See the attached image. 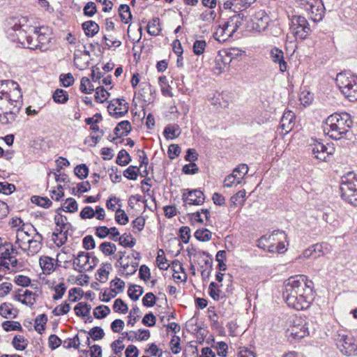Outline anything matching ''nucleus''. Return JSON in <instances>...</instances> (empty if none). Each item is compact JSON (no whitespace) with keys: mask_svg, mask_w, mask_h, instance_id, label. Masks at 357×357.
<instances>
[{"mask_svg":"<svg viewBox=\"0 0 357 357\" xmlns=\"http://www.w3.org/2000/svg\"><path fill=\"white\" fill-rule=\"evenodd\" d=\"M167 259L165 257L163 250L160 249L158 252V256L156 257V262L158 264V266L161 270H167L169 266H165L167 263Z\"/></svg>","mask_w":357,"mask_h":357,"instance_id":"nucleus-55","label":"nucleus"},{"mask_svg":"<svg viewBox=\"0 0 357 357\" xmlns=\"http://www.w3.org/2000/svg\"><path fill=\"white\" fill-rule=\"evenodd\" d=\"M195 237L199 241H208L212 238V233L206 228L198 229L194 234Z\"/></svg>","mask_w":357,"mask_h":357,"instance_id":"nucleus-37","label":"nucleus"},{"mask_svg":"<svg viewBox=\"0 0 357 357\" xmlns=\"http://www.w3.org/2000/svg\"><path fill=\"white\" fill-rule=\"evenodd\" d=\"M80 91L86 94H91L95 89L90 79L86 77H83L80 82Z\"/></svg>","mask_w":357,"mask_h":357,"instance_id":"nucleus-42","label":"nucleus"},{"mask_svg":"<svg viewBox=\"0 0 357 357\" xmlns=\"http://www.w3.org/2000/svg\"><path fill=\"white\" fill-rule=\"evenodd\" d=\"M70 310V305L65 302L63 305L56 307L52 313L55 316H61L67 314Z\"/></svg>","mask_w":357,"mask_h":357,"instance_id":"nucleus-57","label":"nucleus"},{"mask_svg":"<svg viewBox=\"0 0 357 357\" xmlns=\"http://www.w3.org/2000/svg\"><path fill=\"white\" fill-rule=\"evenodd\" d=\"M112 268V264L110 263L102 264L101 267L98 270V277L96 278L100 282L104 283L108 279V275L109 274V270Z\"/></svg>","mask_w":357,"mask_h":357,"instance_id":"nucleus-23","label":"nucleus"},{"mask_svg":"<svg viewBox=\"0 0 357 357\" xmlns=\"http://www.w3.org/2000/svg\"><path fill=\"white\" fill-rule=\"evenodd\" d=\"M84 15L89 17H93L97 12L96 3L93 1L88 2L83 9Z\"/></svg>","mask_w":357,"mask_h":357,"instance_id":"nucleus-58","label":"nucleus"},{"mask_svg":"<svg viewBox=\"0 0 357 357\" xmlns=\"http://www.w3.org/2000/svg\"><path fill=\"white\" fill-rule=\"evenodd\" d=\"M295 115L291 111H287L284 113L281 119V127L286 132H288L287 129L290 128L289 126L292 123L293 119Z\"/></svg>","mask_w":357,"mask_h":357,"instance_id":"nucleus-34","label":"nucleus"},{"mask_svg":"<svg viewBox=\"0 0 357 357\" xmlns=\"http://www.w3.org/2000/svg\"><path fill=\"white\" fill-rule=\"evenodd\" d=\"M113 310L116 312L126 314L128 310V307L121 298H117L113 305Z\"/></svg>","mask_w":357,"mask_h":357,"instance_id":"nucleus-49","label":"nucleus"},{"mask_svg":"<svg viewBox=\"0 0 357 357\" xmlns=\"http://www.w3.org/2000/svg\"><path fill=\"white\" fill-rule=\"evenodd\" d=\"M321 249V245L317 243L305 250L303 255L305 258L312 257L314 259H317L323 255Z\"/></svg>","mask_w":357,"mask_h":357,"instance_id":"nucleus-21","label":"nucleus"},{"mask_svg":"<svg viewBox=\"0 0 357 357\" xmlns=\"http://www.w3.org/2000/svg\"><path fill=\"white\" fill-rule=\"evenodd\" d=\"M248 172V167L246 164H241L237 167H236L233 172L234 174H238L241 176L238 177V180L236 184H240L241 183V180L243 178L244 176Z\"/></svg>","mask_w":357,"mask_h":357,"instance_id":"nucleus-51","label":"nucleus"},{"mask_svg":"<svg viewBox=\"0 0 357 357\" xmlns=\"http://www.w3.org/2000/svg\"><path fill=\"white\" fill-rule=\"evenodd\" d=\"M302 284L303 282L296 280L294 276L286 280L282 295L287 304L291 302L294 303L297 295L305 293V289L302 288Z\"/></svg>","mask_w":357,"mask_h":357,"instance_id":"nucleus-8","label":"nucleus"},{"mask_svg":"<svg viewBox=\"0 0 357 357\" xmlns=\"http://www.w3.org/2000/svg\"><path fill=\"white\" fill-rule=\"evenodd\" d=\"M26 22L27 19L24 17L20 19L11 18L8 22L10 25V27L7 30L8 37L13 42L20 44L22 47H26L25 40L28 36L26 29L28 28L26 24Z\"/></svg>","mask_w":357,"mask_h":357,"instance_id":"nucleus-5","label":"nucleus"},{"mask_svg":"<svg viewBox=\"0 0 357 357\" xmlns=\"http://www.w3.org/2000/svg\"><path fill=\"white\" fill-rule=\"evenodd\" d=\"M119 244L126 248H132L135 243L136 240L132 237L130 233H125L119 237Z\"/></svg>","mask_w":357,"mask_h":357,"instance_id":"nucleus-35","label":"nucleus"},{"mask_svg":"<svg viewBox=\"0 0 357 357\" xmlns=\"http://www.w3.org/2000/svg\"><path fill=\"white\" fill-rule=\"evenodd\" d=\"M52 98L54 101L56 103L64 104L68 100L69 96L68 92L64 91L63 89H57L54 92L52 95Z\"/></svg>","mask_w":357,"mask_h":357,"instance_id":"nucleus-31","label":"nucleus"},{"mask_svg":"<svg viewBox=\"0 0 357 357\" xmlns=\"http://www.w3.org/2000/svg\"><path fill=\"white\" fill-rule=\"evenodd\" d=\"M75 174L80 179H84L89 174V168L85 164L77 165L74 169Z\"/></svg>","mask_w":357,"mask_h":357,"instance_id":"nucleus-48","label":"nucleus"},{"mask_svg":"<svg viewBox=\"0 0 357 357\" xmlns=\"http://www.w3.org/2000/svg\"><path fill=\"white\" fill-rule=\"evenodd\" d=\"M83 248L86 250H92L96 248V242L91 235L86 236L82 240Z\"/></svg>","mask_w":357,"mask_h":357,"instance_id":"nucleus-64","label":"nucleus"},{"mask_svg":"<svg viewBox=\"0 0 357 357\" xmlns=\"http://www.w3.org/2000/svg\"><path fill=\"white\" fill-rule=\"evenodd\" d=\"M280 234L282 235L284 238H286L287 236L285 233L283 231L280 230H274L271 234L266 236H262L260 238H259L257 241V245L258 248L266 250L267 247V243H271V241H273L275 240V236Z\"/></svg>","mask_w":357,"mask_h":357,"instance_id":"nucleus-15","label":"nucleus"},{"mask_svg":"<svg viewBox=\"0 0 357 357\" xmlns=\"http://www.w3.org/2000/svg\"><path fill=\"white\" fill-rule=\"evenodd\" d=\"M199 171V167L195 162H190L183 165L182 172L185 174H195Z\"/></svg>","mask_w":357,"mask_h":357,"instance_id":"nucleus-61","label":"nucleus"},{"mask_svg":"<svg viewBox=\"0 0 357 357\" xmlns=\"http://www.w3.org/2000/svg\"><path fill=\"white\" fill-rule=\"evenodd\" d=\"M131 161V157L125 149H121L116 157V162L120 166H126Z\"/></svg>","mask_w":357,"mask_h":357,"instance_id":"nucleus-39","label":"nucleus"},{"mask_svg":"<svg viewBox=\"0 0 357 357\" xmlns=\"http://www.w3.org/2000/svg\"><path fill=\"white\" fill-rule=\"evenodd\" d=\"M33 32L38 36V44L35 48L40 49L42 52L46 51L50 48L51 42V30L47 26L34 27Z\"/></svg>","mask_w":357,"mask_h":357,"instance_id":"nucleus-9","label":"nucleus"},{"mask_svg":"<svg viewBox=\"0 0 357 357\" xmlns=\"http://www.w3.org/2000/svg\"><path fill=\"white\" fill-rule=\"evenodd\" d=\"M334 338L337 348L343 355L347 356H357V342L353 337L337 332Z\"/></svg>","mask_w":357,"mask_h":357,"instance_id":"nucleus-7","label":"nucleus"},{"mask_svg":"<svg viewBox=\"0 0 357 357\" xmlns=\"http://www.w3.org/2000/svg\"><path fill=\"white\" fill-rule=\"evenodd\" d=\"M66 289H67L66 286L63 282L59 283V284L56 285L54 287L55 294L53 296V299L56 300V301L61 299L63 297V296L64 295V294L66 291Z\"/></svg>","mask_w":357,"mask_h":357,"instance_id":"nucleus-59","label":"nucleus"},{"mask_svg":"<svg viewBox=\"0 0 357 357\" xmlns=\"http://www.w3.org/2000/svg\"><path fill=\"white\" fill-rule=\"evenodd\" d=\"M98 248L105 256H110L114 254L116 250V245L107 241L102 242Z\"/></svg>","mask_w":357,"mask_h":357,"instance_id":"nucleus-36","label":"nucleus"},{"mask_svg":"<svg viewBox=\"0 0 357 357\" xmlns=\"http://www.w3.org/2000/svg\"><path fill=\"white\" fill-rule=\"evenodd\" d=\"M54 222L57 227H59V229H66L67 227L70 229L72 225L68 222V218L66 215L55 216Z\"/></svg>","mask_w":357,"mask_h":357,"instance_id":"nucleus-47","label":"nucleus"},{"mask_svg":"<svg viewBox=\"0 0 357 357\" xmlns=\"http://www.w3.org/2000/svg\"><path fill=\"white\" fill-rule=\"evenodd\" d=\"M119 11L121 21L125 24L129 23L130 20L132 19L129 6L127 4H121L119 7Z\"/></svg>","mask_w":357,"mask_h":357,"instance_id":"nucleus-38","label":"nucleus"},{"mask_svg":"<svg viewBox=\"0 0 357 357\" xmlns=\"http://www.w3.org/2000/svg\"><path fill=\"white\" fill-rule=\"evenodd\" d=\"M2 328L6 331H18L23 332V328L18 321H5L2 323Z\"/></svg>","mask_w":357,"mask_h":357,"instance_id":"nucleus-44","label":"nucleus"},{"mask_svg":"<svg viewBox=\"0 0 357 357\" xmlns=\"http://www.w3.org/2000/svg\"><path fill=\"white\" fill-rule=\"evenodd\" d=\"M95 100L98 102L102 103L107 98V96L109 93L105 89L103 86H98L96 89Z\"/></svg>","mask_w":357,"mask_h":357,"instance_id":"nucleus-54","label":"nucleus"},{"mask_svg":"<svg viewBox=\"0 0 357 357\" xmlns=\"http://www.w3.org/2000/svg\"><path fill=\"white\" fill-rule=\"evenodd\" d=\"M115 220L119 225H126L129 222V218L123 210L118 208L116 211Z\"/></svg>","mask_w":357,"mask_h":357,"instance_id":"nucleus-50","label":"nucleus"},{"mask_svg":"<svg viewBox=\"0 0 357 357\" xmlns=\"http://www.w3.org/2000/svg\"><path fill=\"white\" fill-rule=\"evenodd\" d=\"M160 19L158 17H154L147 25V32L151 36H156L160 34Z\"/></svg>","mask_w":357,"mask_h":357,"instance_id":"nucleus-25","label":"nucleus"},{"mask_svg":"<svg viewBox=\"0 0 357 357\" xmlns=\"http://www.w3.org/2000/svg\"><path fill=\"white\" fill-rule=\"evenodd\" d=\"M121 108L116 105V103L114 100L107 106L108 112L111 116L115 119H119L125 116L128 113L129 107L127 105L126 109L124 111H120Z\"/></svg>","mask_w":357,"mask_h":357,"instance_id":"nucleus-22","label":"nucleus"},{"mask_svg":"<svg viewBox=\"0 0 357 357\" xmlns=\"http://www.w3.org/2000/svg\"><path fill=\"white\" fill-rule=\"evenodd\" d=\"M336 84L341 93L349 101H357V75L351 72L340 73L336 77Z\"/></svg>","mask_w":357,"mask_h":357,"instance_id":"nucleus-3","label":"nucleus"},{"mask_svg":"<svg viewBox=\"0 0 357 357\" xmlns=\"http://www.w3.org/2000/svg\"><path fill=\"white\" fill-rule=\"evenodd\" d=\"M287 333L288 336H291L295 340H298L308 335L309 332L305 326L298 324L288 328Z\"/></svg>","mask_w":357,"mask_h":357,"instance_id":"nucleus-16","label":"nucleus"},{"mask_svg":"<svg viewBox=\"0 0 357 357\" xmlns=\"http://www.w3.org/2000/svg\"><path fill=\"white\" fill-rule=\"evenodd\" d=\"M59 81L61 86L63 87H68L74 84L75 79L70 73L66 74H61L59 76Z\"/></svg>","mask_w":357,"mask_h":357,"instance_id":"nucleus-52","label":"nucleus"},{"mask_svg":"<svg viewBox=\"0 0 357 357\" xmlns=\"http://www.w3.org/2000/svg\"><path fill=\"white\" fill-rule=\"evenodd\" d=\"M296 300L294 303H289L288 306L296 310H303L307 309L311 304V302L313 301V297L309 296L308 294H300L297 295Z\"/></svg>","mask_w":357,"mask_h":357,"instance_id":"nucleus-12","label":"nucleus"},{"mask_svg":"<svg viewBox=\"0 0 357 357\" xmlns=\"http://www.w3.org/2000/svg\"><path fill=\"white\" fill-rule=\"evenodd\" d=\"M12 345L17 351H24L28 346V340L22 335H16L12 340Z\"/></svg>","mask_w":357,"mask_h":357,"instance_id":"nucleus-29","label":"nucleus"},{"mask_svg":"<svg viewBox=\"0 0 357 357\" xmlns=\"http://www.w3.org/2000/svg\"><path fill=\"white\" fill-rule=\"evenodd\" d=\"M290 31L296 39L304 40L311 33L312 29L305 17L292 15L290 18Z\"/></svg>","mask_w":357,"mask_h":357,"instance_id":"nucleus-6","label":"nucleus"},{"mask_svg":"<svg viewBox=\"0 0 357 357\" xmlns=\"http://www.w3.org/2000/svg\"><path fill=\"white\" fill-rule=\"evenodd\" d=\"M54 259L50 257H44L40 259V265L46 274H50L54 271Z\"/></svg>","mask_w":357,"mask_h":357,"instance_id":"nucleus-28","label":"nucleus"},{"mask_svg":"<svg viewBox=\"0 0 357 357\" xmlns=\"http://www.w3.org/2000/svg\"><path fill=\"white\" fill-rule=\"evenodd\" d=\"M84 33L88 37H93L99 31V25L94 21H86L82 24Z\"/></svg>","mask_w":357,"mask_h":357,"instance_id":"nucleus-19","label":"nucleus"},{"mask_svg":"<svg viewBox=\"0 0 357 357\" xmlns=\"http://www.w3.org/2000/svg\"><path fill=\"white\" fill-rule=\"evenodd\" d=\"M156 299L157 298L152 292H149L142 298V303L146 307H153L155 304Z\"/></svg>","mask_w":357,"mask_h":357,"instance_id":"nucleus-62","label":"nucleus"},{"mask_svg":"<svg viewBox=\"0 0 357 357\" xmlns=\"http://www.w3.org/2000/svg\"><path fill=\"white\" fill-rule=\"evenodd\" d=\"M246 192L245 190H239L234 195L230 200L234 205L241 204L245 202Z\"/></svg>","mask_w":357,"mask_h":357,"instance_id":"nucleus-56","label":"nucleus"},{"mask_svg":"<svg viewBox=\"0 0 357 357\" xmlns=\"http://www.w3.org/2000/svg\"><path fill=\"white\" fill-rule=\"evenodd\" d=\"M188 193H183L182 199L185 204L199 206L204 204L205 196L204 192L198 189L187 190Z\"/></svg>","mask_w":357,"mask_h":357,"instance_id":"nucleus-10","label":"nucleus"},{"mask_svg":"<svg viewBox=\"0 0 357 357\" xmlns=\"http://www.w3.org/2000/svg\"><path fill=\"white\" fill-rule=\"evenodd\" d=\"M341 197L350 204L357 206V174L349 172L341 178Z\"/></svg>","mask_w":357,"mask_h":357,"instance_id":"nucleus-4","label":"nucleus"},{"mask_svg":"<svg viewBox=\"0 0 357 357\" xmlns=\"http://www.w3.org/2000/svg\"><path fill=\"white\" fill-rule=\"evenodd\" d=\"M47 321V317L45 314H42L36 317L35 319V330L40 334L45 330V326Z\"/></svg>","mask_w":357,"mask_h":357,"instance_id":"nucleus-40","label":"nucleus"},{"mask_svg":"<svg viewBox=\"0 0 357 357\" xmlns=\"http://www.w3.org/2000/svg\"><path fill=\"white\" fill-rule=\"evenodd\" d=\"M84 295V291L81 288L74 287L70 289L68 292V298L71 302H77Z\"/></svg>","mask_w":357,"mask_h":357,"instance_id":"nucleus-46","label":"nucleus"},{"mask_svg":"<svg viewBox=\"0 0 357 357\" xmlns=\"http://www.w3.org/2000/svg\"><path fill=\"white\" fill-rule=\"evenodd\" d=\"M271 60L275 63H278L280 70L282 73L287 70V65L284 59V52L279 48L275 47L270 51Z\"/></svg>","mask_w":357,"mask_h":357,"instance_id":"nucleus-14","label":"nucleus"},{"mask_svg":"<svg viewBox=\"0 0 357 357\" xmlns=\"http://www.w3.org/2000/svg\"><path fill=\"white\" fill-rule=\"evenodd\" d=\"M296 280L303 282L302 288L305 289V292L310 296L313 297L314 283L312 280H308L307 277L304 275H294Z\"/></svg>","mask_w":357,"mask_h":357,"instance_id":"nucleus-18","label":"nucleus"},{"mask_svg":"<svg viewBox=\"0 0 357 357\" xmlns=\"http://www.w3.org/2000/svg\"><path fill=\"white\" fill-rule=\"evenodd\" d=\"M181 133L180 127L177 124L168 125L163 130V135L167 139H174L178 137Z\"/></svg>","mask_w":357,"mask_h":357,"instance_id":"nucleus-20","label":"nucleus"},{"mask_svg":"<svg viewBox=\"0 0 357 357\" xmlns=\"http://www.w3.org/2000/svg\"><path fill=\"white\" fill-rule=\"evenodd\" d=\"M179 237L184 243H188L190 238V229L188 226H182L179 229Z\"/></svg>","mask_w":357,"mask_h":357,"instance_id":"nucleus-63","label":"nucleus"},{"mask_svg":"<svg viewBox=\"0 0 357 357\" xmlns=\"http://www.w3.org/2000/svg\"><path fill=\"white\" fill-rule=\"evenodd\" d=\"M73 264L74 270L79 273L87 271L85 266L89 263L90 253L81 251L77 256L73 255Z\"/></svg>","mask_w":357,"mask_h":357,"instance_id":"nucleus-13","label":"nucleus"},{"mask_svg":"<svg viewBox=\"0 0 357 357\" xmlns=\"http://www.w3.org/2000/svg\"><path fill=\"white\" fill-rule=\"evenodd\" d=\"M206 43L204 40H196L193 44V52L195 55H201L204 52Z\"/></svg>","mask_w":357,"mask_h":357,"instance_id":"nucleus-53","label":"nucleus"},{"mask_svg":"<svg viewBox=\"0 0 357 357\" xmlns=\"http://www.w3.org/2000/svg\"><path fill=\"white\" fill-rule=\"evenodd\" d=\"M91 306L86 303L80 302L78 303L74 307L75 313L78 317H87L89 314Z\"/></svg>","mask_w":357,"mask_h":357,"instance_id":"nucleus-27","label":"nucleus"},{"mask_svg":"<svg viewBox=\"0 0 357 357\" xmlns=\"http://www.w3.org/2000/svg\"><path fill=\"white\" fill-rule=\"evenodd\" d=\"M314 3L307 8V11L310 15V18L314 22H320L322 20L324 13L325 8L322 0H312Z\"/></svg>","mask_w":357,"mask_h":357,"instance_id":"nucleus-11","label":"nucleus"},{"mask_svg":"<svg viewBox=\"0 0 357 357\" xmlns=\"http://www.w3.org/2000/svg\"><path fill=\"white\" fill-rule=\"evenodd\" d=\"M23 105L20 85L10 79L0 81V121L8 124L15 121Z\"/></svg>","mask_w":357,"mask_h":357,"instance_id":"nucleus-1","label":"nucleus"},{"mask_svg":"<svg viewBox=\"0 0 357 357\" xmlns=\"http://www.w3.org/2000/svg\"><path fill=\"white\" fill-rule=\"evenodd\" d=\"M139 172V167L130 165L123 171V176L128 179L135 181L137 178Z\"/></svg>","mask_w":357,"mask_h":357,"instance_id":"nucleus-45","label":"nucleus"},{"mask_svg":"<svg viewBox=\"0 0 357 357\" xmlns=\"http://www.w3.org/2000/svg\"><path fill=\"white\" fill-rule=\"evenodd\" d=\"M15 250L13 248V245L10 242H5L3 245L0 246V255L1 258L3 259H8L11 261L13 257H11V252H14Z\"/></svg>","mask_w":357,"mask_h":357,"instance_id":"nucleus-26","label":"nucleus"},{"mask_svg":"<svg viewBox=\"0 0 357 357\" xmlns=\"http://www.w3.org/2000/svg\"><path fill=\"white\" fill-rule=\"evenodd\" d=\"M143 292L144 290L141 286L137 284H130L128 287V295L131 300L136 301L139 299Z\"/></svg>","mask_w":357,"mask_h":357,"instance_id":"nucleus-32","label":"nucleus"},{"mask_svg":"<svg viewBox=\"0 0 357 357\" xmlns=\"http://www.w3.org/2000/svg\"><path fill=\"white\" fill-rule=\"evenodd\" d=\"M79 345L80 341L78 334L75 335L73 338H67L63 342V347L66 349L74 348L79 350Z\"/></svg>","mask_w":357,"mask_h":357,"instance_id":"nucleus-41","label":"nucleus"},{"mask_svg":"<svg viewBox=\"0 0 357 357\" xmlns=\"http://www.w3.org/2000/svg\"><path fill=\"white\" fill-rule=\"evenodd\" d=\"M13 305L9 303H3L0 305V315L4 318H8L9 316H12L13 318L17 317V311L15 310L16 313H13Z\"/></svg>","mask_w":357,"mask_h":357,"instance_id":"nucleus-30","label":"nucleus"},{"mask_svg":"<svg viewBox=\"0 0 357 357\" xmlns=\"http://www.w3.org/2000/svg\"><path fill=\"white\" fill-rule=\"evenodd\" d=\"M110 313V309L107 305H100L93 310V316L95 318L101 319L106 317Z\"/></svg>","mask_w":357,"mask_h":357,"instance_id":"nucleus-43","label":"nucleus"},{"mask_svg":"<svg viewBox=\"0 0 357 357\" xmlns=\"http://www.w3.org/2000/svg\"><path fill=\"white\" fill-rule=\"evenodd\" d=\"M16 188L14 184L8 182H0V193L8 195L15 190Z\"/></svg>","mask_w":357,"mask_h":357,"instance_id":"nucleus-60","label":"nucleus"},{"mask_svg":"<svg viewBox=\"0 0 357 357\" xmlns=\"http://www.w3.org/2000/svg\"><path fill=\"white\" fill-rule=\"evenodd\" d=\"M79 332L88 333L94 341L101 340L105 336V332L103 329L100 326H95L92 328L89 331H86L84 329H80Z\"/></svg>","mask_w":357,"mask_h":357,"instance_id":"nucleus-24","label":"nucleus"},{"mask_svg":"<svg viewBox=\"0 0 357 357\" xmlns=\"http://www.w3.org/2000/svg\"><path fill=\"white\" fill-rule=\"evenodd\" d=\"M352 124L353 121L348 113H334L326 119L324 132L333 139H340L347 137Z\"/></svg>","mask_w":357,"mask_h":357,"instance_id":"nucleus-2","label":"nucleus"},{"mask_svg":"<svg viewBox=\"0 0 357 357\" xmlns=\"http://www.w3.org/2000/svg\"><path fill=\"white\" fill-rule=\"evenodd\" d=\"M269 17L264 10H259L254 17L253 22L256 24V28L264 30L268 24Z\"/></svg>","mask_w":357,"mask_h":357,"instance_id":"nucleus-17","label":"nucleus"},{"mask_svg":"<svg viewBox=\"0 0 357 357\" xmlns=\"http://www.w3.org/2000/svg\"><path fill=\"white\" fill-rule=\"evenodd\" d=\"M31 201L33 204H35L44 208H48L52 204V201L47 197L33 195L31 197Z\"/></svg>","mask_w":357,"mask_h":357,"instance_id":"nucleus-33","label":"nucleus"}]
</instances>
